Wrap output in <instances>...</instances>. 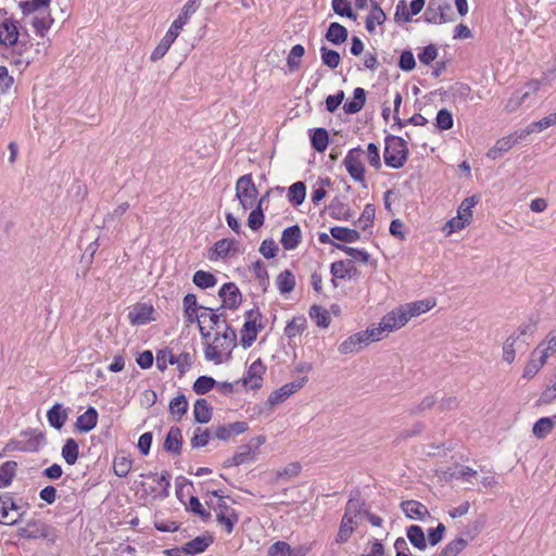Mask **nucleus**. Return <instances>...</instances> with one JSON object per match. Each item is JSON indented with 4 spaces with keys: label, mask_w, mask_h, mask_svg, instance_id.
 <instances>
[{
    "label": "nucleus",
    "mask_w": 556,
    "mask_h": 556,
    "mask_svg": "<svg viewBox=\"0 0 556 556\" xmlns=\"http://www.w3.org/2000/svg\"><path fill=\"white\" fill-rule=\"evenodd\" d=\"M205 344V358L215 364H220L224 361V355H229L231 350L236 346L237 336L231 327L219 329L210 337H203Z\"/></svg>",
    "instance_id": "obj_1"
},
{
    "label": "nucleus",
    "mask_w": 556,
    "mask_h": 556,
    "mask_svg": "<svg viewBox=\"0 0 556 556\" xmlns=\"http://www.w3.org/2000/svg\"><path fill=\"white\" fill-rule=\"evenodd\" d=\"M364 503L359 500L351 498L345 507L344 516L337 534L336 542L342 544L346 542L353 534L359 520H362V507Z\"/></svg>",
    "instance_id": "obj_2"
},
{
    "label": "nucleus",
    "mask_w": 556,
    "mask_h": 556,
    "mask_svg": "<svg viewBox=\"0 0 556 556\" xmlns=\"http://www.w3.org/2000/svg\"><path fill=\"white\" fill-rule=\"evenodd\" d=\"M384 162L392 168H401L404 166L407 156L408 148L406 141L396 136H391L386 139L384 147Z\"/></svg>",
    "instance_id": "obj_3"
},
{
    "label": "nucleus",
    "mask_w": 556,
    "mask_h": 556,
    "mask_svg": "<svg viewBox=\"0 0 556 556\" xmlns=\"http://www.w3.org/2000/svg\"><path fill=\"white\" fill-rule=\"evenodd\" d=\"M211 494L217 497V501L216 503H213V501H207L206 504L211 509L214 510L217 522L225 527L227 533H231L235 525L239 520L236 510L227 504L225 497L217 491H212Z\"/></svg>",
    "instance_id": "obj_4"
},
{
    "label": "nucleus",
    "mask_w": 556,
    "mask_h": 556,
    "mask_svg": "<svg viewBox=\"0 0 556 556\" xmlns=\"http://www.w3.org/2000/svg\"><path fill=\"white\" fill-rule=\"evenodd\" d=\"M202 311L198 318L200 333L203 337H210L211 333L230 327L220 314L214 313L211 308L200 306Z\"/></svg>",
    "instance_id": "obj_5"
},
{
    "label": "nucleus",
    "mask_w": 556,
    "mask_h": 556,
    "mask_svg": "<svg viewBox=\"0 0 556 556\" xmlns=\"http://www.w3.org/2000/svg\"><path fill=\"white\" fill-rule=\"evenodd\" d=\"M26 510L14 500L5 494L0 496V523L5 526H13L20 522Z\"/></svg>",
    "instance_id": "obj_6"
},
{
    "label": "nucleus",
    "mask_w": 556,
    "mask_h": 556,
    "mask_svg": "<svg viewBox=\"0 0 556 556\" xmlns=\"http://www.w3.org/2000/svg\"><path fill=\"white\" fill-rule=\"evenodd\" d=\"M258 191L250 174L241 176L236 184V197L238 198L242 210L251 208L256 200Z\"/></svg>",
    "instance_id": "obj_7"
},
{
    "label": "nucleus",
    "mask_w": 556,
    "mask_h": 556,
    "mask_svg": "<svg viewBox=\"0 0 556 556\" xmlns=\"http://www.w3.org/2000/svg\"><path fill=\"white\" fill-rule=\"evenodd\" d=\"M533 129H520L514 134L498 139L495 144L489 149L486 156L491 160L498 159L503 153L509 151L516 143L525 140Z\"/></svg>",
    "instance_id": "obj_8"
},
{
    "label": "nucleus",
    "mask_w": 556,
    "mask_h": 556,
    "mask_svg": "<svg viewBox=\"0 0 556 556\" xmlns=\"http://www.w3.org/2000/svg\"><path fill=\"white\" fill-rule=\"evenodd\" d=\"M261 313L258 309H250L245 314V323L241 330V344L249 348L256 340L258 330L262 329Z\"/></svg>",
    "instance_id": "obj_9"
},
{
    "label": "nucleus",
    "mask_w": 556,
    "mask_h": 556,
    "mask_svg": "<svg viewBox=\"0 0 556 556\" xmlns=\"http://www.w3.org/2000/svg\"><path fill=\"white\" fill-rule=\"evenodd\" d=\"M363 150L361 148L352 149L343 160V165L350 176L357 182H365V167L363 164Z\"/></svg>",
    "instance_id": "obj_10"
},
{
    "label": "nucleus",
    "mask_w": 556,
    "mask_h": 556,
    "mask_svg": "<svg viewBox=\"0 0 556 556\" xmlns=\"http://www.w3.org/2000/svg\"><path fill=\"white\" fill-rule=\"evenodd\" d=\"M307 378H302L298 381H293L290 383L283 384L278 390H275L271 392L267 399V404L269 406H276L282 402H285L287 399H289L292 394L301 390L304 384L306 383Z\"/></svg>",
    "instance_id": "obj_11"
},
{
    "label": "nucleus",
    "mask_w": 556,
    "mask_h": 556,
    "mask_svg": "<svg viewBox=\"0 0 556 556\" xmlns=\"http://www.w3.org/2000/svg\"><path fill=\"white\" fill-rule=\"evenodd\" d=\"M20 37L17 22L11 17L0 21V45L4 47L14 46Z\"/></svg>",
    "instance_id": "obj_12"
},
{
    "label": "nucleus",
    "mask_w": 556,
    "mask_h": 556,
    "mask_svg": "<svg viewBox=\"0 0 556 556\" xmlns=\"http://www.w3.org/2000/svg\"><path fill=\"white\" fill-rule=\"evenodd\" d=\"M154 308L148 303H137L134 305L128 313V319L131 325H146L149 321L154 320Z\"/></svg>",
    "instance_id": "obj_13"
},
{
    "label": "nucleus",
    "mask_w": 556,
    "mask_h": 556,
    "mask_svg": "<svg viewBox=\"0 0 556 556\" xmlns=\"http://www.w3.org/2000/svg\"><path fill=\"white\" fill-rule=\"evenodd\" d=\"M382 325L387 329V333H392L401 328H403L407 323V318L405 313L403 312L401 305L395 307L394 309L387 313L382 318Z\"/></svg>",
    "instance_id": "obj_14"
},
{
    "label": "nucleus",
    "mask_w": 556,
    "mask_h": 556,
    "mask_svg": "<svg viewBox=\"0 0 556 556\" xmlns=\"http://www.w3.org/2000/svg\"><path fill=\"white\" fill-rule=\"evenodd\" d=\"M546 361V353L541 352V346H536L523 368L522 377L528 380L532 379L542 369Z\"/></svg>",
    "instance_id": "obj_15"
},
{
    "label": "nucleus",
    "mask_w": 556,
    "mask_h": 556,
    "mask_svg": "<svg viewBox=\"0 0 556 556\" xmlns=\"http://www.w3.org/2000/svg\"><path fill=\"white\" fill-rule=\"evenodd\" d=\"M435 305V299L430 298L420 301L409 302L404 305H401V307L405 313L407 320L409 321L410 318L418 317L421 314L429 312Z\"/></svg>",
    "instance_id": "obj_16"
},
{
    "label": "nucleus",
    "mask_w": 556,
    "mask_h": 556,
    "mask_svg": "<svg viewBox=\"0 0 556 556\" xmlns=\"http://www.w3.org/2000/svg\"><path fill=\"white\" fill-rule=\"evenodd\" d=\"M218 294L223 301V306L226 308L235 309L241 303V293L232 282L225 283Z\"/></svg>",
    "instance_id": "obj_17"
},
{
    "label": "nucleus",
    "mask_w": 556,
    "mask_h": 556,
    "mask_svg": "<svg viewBox=\"0 0 556 556\" xmlns=\"http://www.w3.org/2000/svg\"><path fill=\"white\" fill-rule=\"evenodd\" d=\"M265 372V366L261 359L254 361L243 378V384L250 389H258L262 386L263 375Z\"/></svg>",
    "instance_id": "obj_18"
},
{
    "label": "nucleus",
    "mask_w": 556,
    "mask_h": 556,
    "mask_svg": "<svg viewBox=\"0 0 556 556\" xmlns=\"http://www.w3.org/2000/svg\"><path fill=\"white\" fill-rule=\"evenodd\" d=\"M366 345V339L364 338L362 331H359L351 334L344 341H342L338 346V351L343 355L354 354L359 352Z\"/></svg>",
    "instance_id": "obj_19"
},
{
    "label": "nucleus",
    "mask_w": 556,
    "mask_h": 556,
    "mask_svg": "<svg viewBox=\"0 0 556 556\" xmlns=\"http://www.w3.org/2000/svg\"><path fill=\"white\" fill-rule=\"evenodd\" d=\"M401 508L405 516L409 519L424 520L427 516H429V510L426 505L418 501H404L401 503Z\"/></svg>",
    "instance_id": "obj_20"
},
{
    "label": "nucleus",
    "mask_w": 556,
    "mask_h": 556,
    "mask_svg": "<svg viewBox=\"0 0 556 556\" xmlns=\"http://www.w3.org/2000/svg\"><path fill=\"white\" fill-rule=\"evenodd\" d=\"M98 422V412L89 407L84 414L77 417L75 428L83 433H87L96 428Z\"/></svg>",
    "instance_id": "obj_21"
},
{
    "label": "nucleus",
    "mask_w": 556,
    "mask_h": 556,
    "mask_svg": "<svg viewBox=\"0 0 556 556\" xmlns=\"http://www.w3.org/2000/svg\"><path fill=\"white\" fill-rule=\"evenodd\" d=\"M302 239V231L298 225L286 228L281 235V244L285 250H294Z\"/></svg>",
    "instance_id": "obj_22"
},
{
    "label": "nucleus",
    "mask_w": 556,
    "mask_h": 556,
    "mask_svg": "<svg viewBox=\"0 0 556 556\" xmlns=\"http://www.w3.org/2000/svg\"><path fill=\"white\" fill-rule=\"evenodd\" d=\"M67 417V409L60 403H55L47 413L50 426L58 430L65 425Z\"/></svg>",
    "instance_id": "obj_23"
},
{
    "label": "nucleus",
    "mask_w": 556,
    "mask_h": 556,
    "mask_svg": "<svg viewBox=\"0 0 556 556\" xmlns=\"http://www.w3.org/2000/svg\"><path fill=\"white\" fill-rule=\"evenodd\" d=\"M328 212L333 219L338 220H350L354 215L350 206L338 198L330 202Z\"/></svg>",
    "instance_id": "obj_24"
},
{
    "label": "nucleus",
    "mask_w": 556,
    "mask_h": 556,
    "mask_svg": "<svg viewBox=\"0 0 556 556\" xmlns=\"http://www.w3.org/2000/svg\"><path fill=\"white\" fill-rule=\"evenodd\" d=\"M307 548L298 547L292 548L288 543L278 541L269 547L270 556H305Z\"/></svg>",
    "instance_id": "obj_25"
},
{
    "label": "nucleus",
    "mask_w": 556,
    "mask_h": 556,
    "mask_svg": "<svg viewBox=\"0 0 556 556\" xmlns=\"http://www.w3.org/2000/svg\"><path fill=\"white\" fill-rule=\"evenodd\" d=\"M556 416L542 417L532 427V433L538 439L546 438L555 428Z\"/></svg>",
    "instance_id": "obj_26"
},
{
    "label": "nucleus",
    "mask_w": 556,
    "mask_h": 556,
    "mask_svg": "<svg viewBox=\"0 0 556 556\" xmlns=\"http://www.w3.org/2000/svg\"><path fill=\"white\" fill-rule=\"evenodd\" d=\"M53 20L50 16L49 9L41 10L40 13L33 15L31 25L36 33L43 36L45 33L50 28Z\"/></svg>",
    "instance_id": "obj_27"
},
{
    "label": "nucleus",
    "mask_w": 556,
    "mask_h": 556,
    "mask_svg": "<svg viewBox=\"0 0 556 556\" xmlns=\"http://www.w3.org/2000/svg\"><path fill=\"white\" fill-rule=\"evenodd\" d=\"M366 102V92L363 88L357 87L354 89V97L352 101H348L343 105V110L346 114L358 113Z\"/></svg>",
    "instance_id": "obj_28"
},
{
    "label": "nucleus",
    "mask_w": 556,
    "mask_h": 556,
    "mask_svg": "<svg viewBox=\"0 0 556 556\" xmlns=\"http://www.w3.org/2000/svg\"><path fill=\"white\" fill-rule=\"evenodd\" d=\"M194 419L200 424H206L212 418V407L205 399H199L193 406Z\"/></svg>",
    "instance_id": "obj_29"
},
{
    "label": "nucleus",
    "mask_w": 556,
    "mask_h": 556,
    "mask_svg": "<svg viewBox=\"0 0 556 556\" xmlns=\"http://www.w3.org/2000/svg\"><path fill=\"white\" fill-rule=\"evenodd\" d=\"M386 21V14L381 10V8L372 1L371 11L366 18V29L369 33H374L376 30L377 25H382Z\"/></svg>",
    "instance_id": "obj_30"
},
{
    "label": "nucleus",
    "mask_w": 556,
    "mask_h": 556,
    "mask_svg": "<svg viewBox=\"0 0 556 556\" xmlns=\"http://www.w3.org/2000/svg\"><path fill=\"white\" fill-rule=\"evenodd\" d=\"M255 459L256 456L253 454L252 444H245L240 447L238 453H236L230 459L227 460V464L228 466H239Z\"/></svg>",
    "instance_id": "obj_31"
},
{
    "label": "nucleus",
    "mask_w": 556,
    "mask_h": 556,
    "mask_svg": "<svg viewBox=\"0 0 556 556\" xmlns=\"http://www.w3.org/2000/svg\"><path fill=\"white\" fill-rule=\"evenodd\" d=\"M181 431L179 428L172 427L165 439L164 448L167 452L179 454L181 448Z\"/></svg>",
    "instance_id": "obj_32"
},
{
    "label": "nucleus",
    "mask_w": 556,
    "mask_h": 556,
    "mask_svg": "<svg viewBox=\"0 0 556 556\" xmlns=\"http://www.w3.org/2000/svg\"><path fill=\"white\" fill-rule=\"evenodd\" d=\"M16 469L17 463L13 460L5 462L0 466V489L8 488L11 484Z\"/></svg>",
    "instance_id": "obj_33"
},
{
    "label": "nucleus",
    "mask_w": 556,
    "mask_h": 556,
    "mask_svg": "<svg viewBox=\"0 0 556 556\" xmlns=\"http://www.w3.org/2000/svg\"><path fill=\"white\" fill-rule=\"evenodd\" d=\"M326 39L334 45L343 43L348 39V29L339 23H331Z\"/></svg>",
    "instance_id": "obj_34"
},
{
    "label": "nucleus",
    "mask_w": 556,
    "mask_h": 556,
    "mask_svg": "<svg viewBox=\"0 0 556 556\" xmlns=\"http://www.w3.org/2000/svg\"><path fill=\"white\" fill-rule=\"evenodd\" d=\"M542 86V81L538 79H533L528 81L523 88L517 90L519 97L522 98V103L531 104L533 99L532 97L538 94Z\"/></svg>",
    "instance_id": "obj_35"
},
{
    "label": "nucleus",
    "mask_w": 556,
    "mask_h": 556,
    "mask_svg": "<svg viewBox=\"0 0 556 556\" xmlns=\"http://www.w3.org/2000/svg\"><path fill=\"white\" fill-rule=\"evenodd\" d=\"M330 233L334 239L343 242H355L361 238L358 231L339 226L332 227Z\"/></svg>",
    "instance_id": "obj_36"
},
{
    "label": "nucleus",
    "mask_w": 556,
    "mask_h": 556,
    "mask_svg": "<svg viewBox=\"0 0 556 556\" xmlns=\"http://www.w3.org/2000/svg\"><path fill=\"white\" fill-rule=\"evenodd\" d=\"M362 333L366 339L367 344L369 342H378L389 336L386 327L382 325V320L377 325H371L365 331H362Z\"/></svg>",
    "instance_id": "obj_37"
},
{
    "label": "nucleus",
    "mask_w": 556,
    "mask_h": 556,
    "mask_svg": "<svg viewBox=\"0 0 556 556\" xmlns=\"http://www.w3.org/2000/svg\"><path fill=\"white\" fill-rule=\"evenodd\" d=\"M51 0H28L20 3L23 14L35 15L40 13L41 10L49 9Z\"/></svg>",
    "instance_id": "obj_38"
},
{
    "label": "nucleus",
    "mask_w": 556,
    "mask_h": 556,
    "mask_svg": "<svg viewBox=\"0 0 556 556\" xmlns=\"http://www.w3.org/2000/svg\"><path fill=\"white\" fill-rule=\"evenodd\" d=\"M280 293H290L295 287L294 275L290 270H283L276 279Z\"/></svg>",
    "instance_id": "obj_39"
},
{
    "label": "nucleus",
    "mask_w": 556,
    "mask_h": 556,
    "mask_svg": "<svg viewBox=\"0 0 556 556\" xmlns=\"http://www.w3.org/2000/svg\"><path fill=\"white\" fill-rule=\"evenodd\" d=\"M406 535L409 542L418 549H425L427 547L425 533L419 526L408 527Z\"/></svg>",
    "instance_id": "obj_40"
},
{
    "label": "nucleus",
    "mask_w": 556,
    "mask_h": 556,
    "mask_svg": "<svg viewBox=\"0 0 556 556\" xmlns=\"http://www.w3.org/2000/svg\"><path fill=\"white\" fill-rule=\"evenodd\" d=\"M210 545L206 538L198 536L184 545L185 555H195L204 552Z\"/></svg>",
    "instance_id": "obj_41"
},
{
    "label": "nucleus",
    "mask_w": 556,
    "mask_h": 556,
    "mask_svg": "<svg viewBox=\"0 0 556 556\" xmlns=\"http://www.w3.org/2000/svg\"><path fill=\"white\" fill-rule=\"evenodd\" d=\"M79 446L74 439H67L62 448V456L68 465H74L78 458Z\"/></svg>",
    "instance_id": "obj_42"
},
{
    "label": "nucleus",
    "mask_w": 556,
    "mask_h": 556,
    "mask_svg": "<svg viewBox=\"0 0 556 556\" xmlns=\"http://www.w3.org/2000/svg\"><path fill=\"white\" fill-rule=\"evenodd\" d=\"M266 199V195L262 197L257 203L255 210H253L248 218V225L252 230H257L264 223V214L262 205Z\"/></svg>",
    "instance_id": "obj_43"
},
{
    "label": "nucleus",
    "mask_w": 556,
    "mask_h": 556,
    "mask_svg": "<svg viewBox=\"0 0 556 556\" xmlns=\"http://www.w3.org/2000/svg\"><path fill=\"white\" fill-rule=\"evenodd\" d=\"M306 328V319L303 316L294 317L286 326L285 333L289 339L300 336Z\"/></svg>",
    "instance_id": "obj_44"
},
{
    "label": "nucleus",
    "mask_w": 556,
    "mask_h": 556,
    "mask_svg": "<svg viewBox=\"0 0 556 556\" xmlns=\"http://www.w3.org/2000/svg\"><path fill=\"white\" fill-rule=\"evenodd\" d=\"M313 148L318 152H324L329 143V136L326 129L317 128L311 137Z\"/></svg>",
    "instance_id": "obj_45"
},
{
    "label": "nucleus",
    "mask_w": 556,
    "mask_h": 556,
    "mask_svg": "<svg viewBox=\"0 0 556 556\" xmlns=\"http://www.w3.org/2000/svg\"><path fill=\"white\" fill-rule=\"evenodd\" d=\"M305 49L302 45H295L292 47L288 58L287 65L290 72H295L300 68L301 58L304 55Z\"/></svg>",
    "instance_id": "obj_46"
},
{
    "label": "nucleus",
    "mask_w": 556,
    "mask_h": 556,
    "mask_svg": "<svg viewBox=\"0 0 556 556\" xmlns=\"http://www.w3.org/2000/svg\"><path fill=\"white\" fill-rule=\"evenodd\" d=\"M518 336H509L503 344V361L511 364L516 357V346L518 344Z\"/></svg>",
    "instance_id": "obj_47"
},
{
    "label": "nucleus",
    "mask_w": 556,
    "mask_h": 556,
    "mask_svg": "<svg viewBox=\"0 0 556 556\" xmlns=\"http://www.w3.org/2000/svg\"><path fill=\"white\" fill-rule=\"evenodd\" d=\"M306 195V188L302 181L294 182L289 188L288 198L295 205L303 203Z\"/></svg>",
    "instance_id": "obj_48"
},
{
    "label": "nucleus",
    "mask_w": 556,
    "mask_h": 556,
    "mask_svg": "<svg viewBox=\"0 0 556 556\" xmlns=\"http://www.w3.org/2000/svg\"><path fill=\"white\" fill-rule=\"evenodd\" d=\"M193 282L199 288L206 289L214 287L217 283V279L213 274L208 271L198 270L193 275Z\"/></svg>",
    "instance_id": "obj_49"
},
{
    "label": "nucleus",
    "mask_w": 556,
    "mask_h": 556,
    "mask_svg": "<svg viewBox=\"0 0 556 556\" xmlns=\"http://www.w3.org/2000/svg\"><path fill=\"white\" fill-rule=\"evenodd\" d=\"M309 316L321 328H327L330 324L329 313L320 306L313 305L309 309Z\"/></svg>",
    "instance_id": "obj_50"
},
{
    "label": "nucleus",
    "mask_w": 556,
    "mask_h": 556,
    "mask_svg": "<svg viewBox=\"0 0 556 556\" xmlns=\"http://www.w3.org/2000/svg\"><path fill=\"white\" fill-rule=\"evenodd\" d=\"M352 269H354L352 261H338L331 265V274L339 279L351 276Z\"/></svg>",
    "instance_id": "obj_51"
},
{
    "label": "nucleus",
    "mask_w": 556,
    "mask_h": 556,
    "mask_svg": "<svg viewBox=\"0 0 556 556\" xmlns=\"http://www.w3.org/2000/svg\"><path fill=\"white\" fill-rule=\"evenodd\" d=\"M132 462L126 456H116L113 462L114 473L118 477H126L131 469Z\"/></svg>",
    "instance_id": "obj_52"
},
{
    "label": "nucleus",
    "mask_w": 556,
    "mask_h": 556,
    "mask_svg": "<svg viewBox=\"0 0 556 556\" xmlns=\"http://www.w3.org/2000/svg\"><path fill=\"white\" fill-rule=\"evenodd\" d=\"M188 409V402L185 395H178L174 397L169 403V412L172 415H175L180 419Z\"/></svg>",
    "instance_id": "obj_53"
},
{
    "label": "nucleus",
    "mask_w": 556,
    "mask_h": 556,
    "mask_svg": "<svg viewBox=\"0 0 556 556\" xmlns=\"http://www.w3.org/2000/svg\"><path fill=\"white\" fill-rule=\"evenodd\" d=\"M467 546V541L458 538L445 545L439 556H457Z\"/></svg>",
    "instance_id": "obj_54"
},
{
    "label": "nucleus",
    "mask_w": 556,
    "mask_h": 556,
    "mask_svg": "<svg viewBox=\"0 0 556 556\" xmlns=\"http://www.w3.org/2000/svg\"><path fill=\"white\" fill-rule=\"evenodd\" d=\"M320 54L321 61L326 66L330 68L339 66L341 56L337 51L328 49L327 47H321Z\"/></svg>",
    "instance_id": "obj_55"
},
{
    "label": "nucleus",
    "mask_w": 556,
    "mask_h": 556,
    "mask_svg": "<svg viewBox=\"0 0 556 556\" xmlns=\"http://www.w3.org/2000/svg\"><path fill=\"white\" fill-rule=\"evenodd\" d=\"M471 222H469L467 218L460 217L459 215H456L452 219H450L443 227V231L450 236L453 232L459 231L464 229L466 226H468Z\"/></svg>",
    "instance_id": "obj_56"
},
{
    "label": "nucleus",
    "mask_w": 556,
    "mask_h": 556,
    "mask_svg": "<svg viewBox=\"0 0 556 556\" xmlns=\"http://www.w3.org/2000/svg\"><path fill=\"white\" fill-rule=\"evenodd\" d=\"M477 203H478V198L476 195L464 199L457 208V215H459L460 217L467 218L469 222H471L472 220L471 208Z\"/></svg>",
    "instance_id": "obj_57"
},
{
    "label": "nucleus",
    "mask_w": 556,
    "mask_h": 556,
    "mask_svg": "<svg viewBox=\"0 0 556 556\" xmlns=\"http://www.w3.org/2000/svg\"><path fill=\"white\" fill-rule=\"evenodd\" d=\"M176 363H178V358L168 349L160 351L156 355V365L161 370H164L168 364L174 365Z\"/></svg>",
    "instance_id": "obj_58"
},
{
    "label": "nucleus",
    "mask_w": 556,
    "mask_h": 556,
    "mask_svg": "<svg viewBox=\"0 0 556 556\" xmlns=\"http://www.w3.org/2000/svg\"><path fill=\"white\" fill-rule=\"evenodd\" d=\"M216 381L212 377L201 376L193 383V391L197 394H205L215 386Z\"/></svg>",
    "instance_id": "obj_59"
},
{
    "label": "nucleus",
    "mask_w": 556,
    "mask_h": 556,
    "mask_svg": "<svg viewBox=\"0 0 556 556\" xmlns=\"http://www.w3.org/2000/svg\"><path fill=\"white\" fill-rule=\"evenodd\" d=\"M551 126H556V112L543 117L538 122L531 123L526 129H533V131L540 132Z\"/></svg>",
    "instance_id": "obj_60"
},
{
    "label": "nucleus",
    "mask_w": 556,
    "mask_h": 556,
    "mask_svg": "<svg viewBox=\"0 0 556 556\" xmlns=\"http://www.w3.org/2000/svg\"><path fill=\"white\" fill-rule=\"evenodd\" d=\"M375 218V207L371 204H367L364 207L362 215L356 222L357 226L363 230L367 229L374 222Z\"/></svg>",
    "instance_id": "obj_61"
},
{
    "label": "nucleus",
    "mask_w": 556,
    "mask_h": 556,
    "mask_svg": "<svg viewBox=\"0 0 556 556\" xmlns=\"http://www.w3.org/2000/svg\"><path fill=\"white\" fill-rule=\"evenodd\" d=\"M200 3L201 0H188L177 17L185 23H188L190 17L198 11Z\"/></svg>",
    "instance_id": "obj_62"
},
{
    "label": "nucleus",
    "mask_w": 556,
    "mask_h": 556,
    "mask_svg": "<svg viewBox=\"0 0 556 556\" xmlns=\"http://www.w3.org/2000/svg\"><path fill=\"white\" fill-rule=\"evenodd\" d=\"M211 438V431L208 429L197 428L193 437L191 438L192 447L205 446Z\"/></svg>",
    "instance_id": "obj_63"
},
{
    "label": "nucleus",
    "mask_w": 556,
    "mask_h": 556,
    "mask_svg": "<svg viewBox=\"0 0 556 556\" xmlns=\"http://www.w3.org/2000/svg\"><path fill=\"white\" fill-rule=\"evenodd\" d=\"M556 400V376L545 387L540 395V403L549 404Z\"/></svg>",
    "instance_id": "obj_64"
}]
</instances>
